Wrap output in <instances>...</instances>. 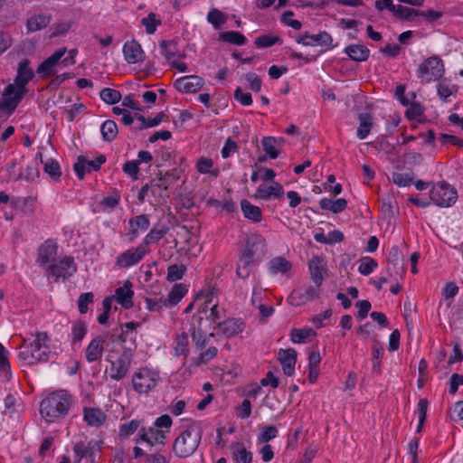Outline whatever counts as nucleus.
<instances>
[{"mask_svg": "<svg viewBox=\"0 0 463 463\" xmlns=\"http://www.w3.org/2000/svg\"><path fill=\"white\" fill-rule=\"evenodd\" d=\"M72 402V396L64 390L52 392L40 404V413L48 422L68 413Z\"/></svg>", "mask_w": 463, "mask_h": 463, "instance_id": "f257e3e1", "label": "nucleus"}, {"mask_svg": "<svg viewBox=\"0 0 463 463\" xmlns=\"http://www.w3.org/2000/svg\"><path fill=\"white\" fill-rule=\"evenodd\" d=\"M202 435L203 430L199 425L195 423L189 425L174 441L175 455L182 458L192 456L201 443Z\"/></svg>", "mask_w": 463, "mask_h": 463, "instance_id": "f03ea898", "label": "nucleus"}, {"mask_svg": "<svg viewBox=\"0 0 463 463\" xmlns=\"http://www.w3.org/2000/svg\"><path fill=\"white\" fill-rule=\"evenodd\" d=\"M47 340V333L38 332L35 335L34 340L25 347V350L19 352V359L29 365L39 362H46L49 359V348L46 345Z\"/></svg>", "mask_w": 463, "mask_h": 463, "instance_id": "7ed1b4c3", "label": "nucleus"}, {"mask_svg": "<svg viewBox=\"0 0 463 463\" xmlns=\"http://www.w3.org/2000/svg\"><path fill=\"white\" fill-rule=\"evenodd\" d=\"M444 65L441 59L432 56L423 61L419 66L417 73L421 83H429L442 77Z\"/></svg>", "mask_w": 463, "mask_h": 463, "instance_id": "20e7f679", "label": "nucleus"}, {"mask_svg": "<svg viewBox=\"0 0 463 463\" xmlns=\"http://www.w3.org/2000/svg\"><path fill=\"white\" fill-rule=\"evenodd\" d=\"M136 348L137 345L134 343L130 346H123L121 355L117 360L111 362L109 370L111 379L119 381L126 377Z\"/></svg>", "mask_w": 463, "mask_h": 463, "instance_id": "39448f33", "label": "nucleus"}, {"mask_svg": "<svg viewBox=\"0 0 463 463\" xmlns=\"http://www.w3.org/2000/svg\"><path fill=\"white\" fill-rule=\"evenodd\" d=\"M430 199L437 205L449 207L457 200V191L447 183H439L432 186Z\"/></svg>", "mask_w": 463, "mask_h": 463, "instance_id": "423d86ee", "label": "nucleus"}, {"mask_svg": "<svg viewBox=\"0 0 463 463\" xmlns=\"http://www.w3.org/2000/svg\"><path fill=\"white\" fill-rule=\"evenodd\" d=\"M26 92V88H21L15 83L8 84L3 93V99L0 102V110L13 112Z\"/></svg>", "mask_w": 463, "mask_h": 463, "instance_id": "0eeeda50", "label": "nucleus"}, {"mask_svg": "<svg viewBox=\"0 0 463 463\" xmlns=\"http://www.w3.org/2000/svg\"><path fill=\"white\" fill-rule=\"evenodd\" d=\"M157 382L158 375L146 368L135 373L132 378L133 388L139 394L149 392L156 387Z\"/></svg>", "mask_w": 463, "mask_h": 463, "instance_id": "6e6552de", "label": "nucleus"}, {"mask_svg": "<svg viewBox=\"0 0 463 463\" xmlns=\"http://www.w3.org/2000/svg\"><path fill=\"white\" fill-rule=\"evenodd\" d=\"M266 246V241L261 235L253 234L247 239L241 256L257 262L265 255Z\"/></svg>", "mask_w": 463, "mask_h": 463, "instance_id": "1a4fd4ad", "label": "nucleus"}, {"mask_svg": "<svg viewBox=\"0 0 463 463\" xmlns=\"http://www.w3.org/2000/svg\"><path fill=\"white\" fill-rule=\"evenodd\" d=\"M106 162V156L103 155L99 156L94 160H88L84 156H80L77 162L73 165V169L77 177L80 180L84 178L85 173L98 171L100 166Z\"/></svg>", "mask_w": 463, "mask_h": 463, "instance_id": "9d476101", "label": "nucleus"}, {"mask_svg": "<svg viewBox=\"0 0 463 463\" xmlns=\"http://www.w3.org/2000/svg\"><path fill=\"white\" fill-rule=\"evenodd\" d=\"M147 252L148 250L140 244L136 249L120 253L117 258L116 264L122 269H128L141 261Z\"/></svg>", "mask_w": 463, "mask_h": 463, "instance_id": "9b49d317", "label": "nucleus"}, {"mask_svg": "<svg viewBox=\"0 0 463 463\" xmlns=\"http://www.w3.org/2000/svg\"><path fill=\"white\" fill-rule=\"evenodd\" d=\"M387 271L389 276L397 279L404 273V257L398 246H393L388 258Z\"/></svg>", "mask_w": 463, "mask_h": 463, "instance_id": "f8f14e48", "label": "nucleus"}, {"mask_svg": "<svg viewBox=\"0 0 463 463\" xmlns=\"http://www.w3.org/2000/svg\"><path fill=\"white\" fill-rule=\"evenodd\" d=\"M297 43L305 46L319 45L325 47L326 50L333 48L332 36L326 31L319 32L317 34L305 33L297 38Z\"/></svg>", "mask_w": 463, "mask_h": 463, "instance_id": "ddd939ff", "label": "nucleus"}, {"mask_svg": "<svg viewBox=\"0 0 463 463\" xmlns=\"http://www.w3.org/2000/svg\"><path fill=\"white\" fill-rule=\"evenodd\" d=\"M66 48L55 51L50 57L45 59L37 68L36 72L41 78H47L56 73L55 67L60 66L59 62L64 56Z\"/></svg>", "mask_w": 463, "mask_h": 463, "instance_id": "4468645a", "label": "nucleus"}, {"mask_svg": "<svg viewBox=\"0 0 463 463\" xmlns=\"http://www.w3.org/2000/svg\"><path fill=\"white\" fill-rule=\"evenodd\" d=\"M48 270L55 277L67 279L76 271V265L72 257H64L57 263H53L48 267Z\"/></svg>", "mask_w": 463, "mask_h": 463, "instance_id": "2eb2a0df", "label": "nucleus"}, {"mask_svg": "<svg viewBox=\"0 0 463 463\" xmlns=\"http://www.w3.org/2000/svg\"><path fill=\"white\" fill-rule=\"evenodd\" d=\"M203 79L197 75L181 77L174 83L175 88L184 93H195L203 88Z\"/></svg>", "mask_w": 463, "mask_h": 463, "instance_id": "dca6fc26", "label": "nucleus"}, {"mask_svg": "<svg viewBox=\"0 0 463 463\" xmlns=\"http://www.w3.org/2000/svg\"><path fill=\"white\" fill-rule=\"evenodd\" d=\"M106 340L107 335H100L90 342L85 351V357L89 363L96 362L102 357Z\"/></svg>", "mask_w": 463, "mask_h": 463, "instance_id": "f3484780", "label": "nucleus"}, {"mask_svg": "<svg viewBox=\"0 0 463 463\" xmlns=\"http://www.w3.org/2000/svg\"><path fill=\"white\" fill-rule=\"evenodd\" d=\"M278 359L282 366L284 373L292 376L295 373L297 362V352L292 348L280 349L278 354Z\"/></svg>", "mask_w": 463, "mask_h": 463, "instance_id": "a211bd4d", "label": "nucleus"}, {"mask_svg": "<svg viewBox=\"0 0 463 463\" xmlns=\"http://www.w3.org/2000/svg\"><path fill=\"white\" fill-rule=\"evenodd\" d=\"M308 268L312 281L319 288L324 280V272L326 271V264L323 258L314 256L308 262Z\"/></svg>", "mask_w": 463, "mask_h": 463, "instance_id": "6ab92c4d", "label": "nucleus"}, {"mask_svg": "<svg viewBox=\"0 0 463 463\" xmlns=\"http://www.w3.org/2000/svg\"><path fill=\"white\" fill-rule=\"evenodd\" d=\"M203 317L202 316L194 315L191 318V335L194 345L202 349L206 345L205 332L202 328V322Z\"/></svg>", "mask_w": 463, "mask_h": 463, "instance_id": "aec40b11", "label": "nucleus"}, {"mask_svg": "<svg viewBox=\"0 0 463 463\" xmlns=\"http://www.w3.org/2000/svg\"><path fill=\"white\" fill-rule=\"evenodd\" d=\"M125 60L128 63H137L145 60V52L138 42L132 40L127 42L123 47Z\"/></svg>", "mask_w": 463, "mask_h": 463, "instance_id": "412c9836", "label": "nucleus"}, {"mask_svg": "<svg viewBox=\"0 0 463 463\" xmlns=\"http://www.w3.org/2000/svg\"><path fill=\"white\" fill-rule=\"evenodd\" d=\"M58 246L53 241L48 240L38 249L37 262L41 265H46L55 260L57 256Z\"/></svg>", "mask_w": 463, "mask_h": 463, "instance_id": "4be33fe9", "label": "nucleus"}, {"mask_svg": "<svg viewBox=\"0 0 463 463\" xmlns=\"http://www.w3.org/2000/svg\"><path fill=\"white\" fill-rule=\"evenodd\" d=\"M132 283L126 280L122 287H119L115 291L114 299L120 304L124 308L128 309L133 307Z\"/></svg>", "mask_w": 463, "mask_h": 463, "instance_id": "5701e85b", "label": "nucleus"}, {"mask_svg": "<svg viewBox=\"0 0 463 463\" xmlns=\"http://www.w3.org/2000/svg\"><path fill=\"white\" fill-rule=\"evenodd\" d=\"M216 327L225 336L232 337L244 330L245 324L241 318H229L218 323Z\"/></svg>", "mask_w": 463, "mask_h": 463, "instance_id": "b1692460", "label": "nucleus"}, {"mask_svg": "<svg viewBox=\"0 0 463 463\" xmlns=\"http://www.w3.org/2000/svg\"><path fill=\"white\" fill-rule=\"evenodd\" d=\"M34 72L30 67V61L23 59L17 67V74L14 79V83L21 88H26L28 82L33 78Z\"/></svg>", "mask_w": 463, "mask_h": 463, "instance_id": "393cba45", "label": "nucleus"}, {"mask_svg": "<svg viewBox=\"0 0 463 463\" xmlns=\"http://www.w3.org/2000/svg\"><path fill=\"white\" fill-rule=\"evenodd\" d=\"M284 194V188L279 183H273L272 185L267 186L265 184H260L258 189L256 190V198H261V199H270L273 198H279Z\"/></svg>", "mask_w": 463, "mask_h": 463, "instance_id": "a878e982", "label": "nucleus"}, {"mask_svg": "<svg viewBox=\"0 0 463 463\" xmlns=\"http://www.w3.org/2000/svg\"><path fill=\"white\" fill-rule=\"evenodd\" d=\"M345 53L357 62L365 61L370 55V50L362 44H351L345 48Z\"/></svg>", "mask_w": 463, "mask_h": 463, "instance_id": "bb28decb", "label": "nucleus"}, {"mask_svg": "<svg viewBox=\"0 0 463 463\" xmlns=\"http://www.w3.org/2000/svg\"><path fill=\"white\" fill-rule=\"evenodd\" d=\"M52 21L51 14H39L29 17L26 21V28L29 33L44 29Z\"/></svg>", "mask_w": 463, "mask_h": 463, "instance_id": "cd10ccee", "label": "nucleus"}, {"mask_svg": "<svg viewBox=\"0 0 463 463\" xmlns=\"http://www.w3.org/2000/svg\"><path fill=\"white\" fill-rule=\"evenodd\" d=\"M148 185L150 187V194L155 198L156 202L159 203L160 201H165L169 198V195L167 194L168 187L158 176L152 179Z\"/></svg>", "mask_w": 463, "mask_h": 463, "instance_id": "c85d7f7f", "label": "nucleus"}, {"mask_svg": "<svg viewBox=\"0 0 463 463\" xmlns=\"http://www.w3.org/2000/svg\"><path fill=\"white\" fill-rule=\"evenodd\" d=\"M231 451L232 458L237 463H251L252 453L248 451L241 442H234L231 444Z\"/></svg>", "mask_w": 463, "mask_h": 463, "instance_id": "c756f323", "label": "nucleus"}, {"mask_svg": "<svg viewBox=\"0 0 463 463\" xmlns=\"http://www.w3.org/2000/svg\"><path fill=\"white\" fill-rule=\"evenodd\" d=\"M84 420L90 426L99 427L106 420L105 413L98 408H85Z\"/></svg>", "mask_w": 463, "mask_h": 463, "instance_id": "7c9ffc66", "label": "nucleus"}, {"mask_svg": "<svg viewBox=\"0 0 463 463\" xmlns=\"http://www.w3.org/2000/svg\"><path fill=\"white\" fill-rule=\"evenodd\" d=\"M292 268L290 261L286 258L279 256L271 259L269 261V269L271 274H285L288 272Z\"/></svg>", "mask_w": 463, "mask_h": 463, "instance_id": "2f4dec72", "label": "nucleus"}, {"mask_svg": "<svg viewBox=\"0 0 463 463\" xmlns=\"http://www.w3.org/2000/svg\"><path fill=\"white\" fill-rule=\"evenodd\" d=\"M241 211L245 218L254 222H260L262 220V213L260 207L251 204L247 200L241 202Z\"/></svg>", "mask_w": 463, "mask_h": 463, "instance_id": "473e14b6", "label": "nucleus"}, {"mask_svg": "<svg viewBox=\"0 0 463 463\" xmlns=\"http://www.w3.org/2000/svg\"><path fill=\"white\" fill-rule=\"evenodd\" d=\"M319 206L323 210H329L334 213H339L346 209L347 202L344 198L336 200L323 198L319 201Z\"/></svg>", "mask_w": 463, "mask_h": 463, "instance_id": "72a5a7b5", "label": "nucleus"}, {"mask_svg": "<svg viewBox=\"0 0 463 463\" xmlns=\"http://www.w3.org/2000/svg\"><path fill=\"white\" fill-rule=\"evenodd\" d=\"M138 326V323L136 322H128L126 323L122 328L121 333L119 334L118 337V341L124 345L128 340H129L131 343L128 346H130L133 343L136 344V334L135 330Z\"/></svg>", "mask_w": 463, "mask_h": 463, "instance_id": "f704fd0d", "label": "nucleus"}, {"mask_svg": "<svg viewBox=\"0 0 463 463\" xmlns=\"http://www.w3.org/2000/svg\"><path fill=\"white\" fill-rule=\"evenodd\" d=\"M317 335V333L311 327L292 328L290 332V340L294 344L306 343L311 336Z\"/></svg>", "mask_w": 463, "mask_h": 463, "instance_id": "c9c22d12", "label": "nucleus"}, {"mask_svg": "<svg viewBox=\"0 0 463 463\" xmlns=\"http://www.w3.org/2000/svg\"><path fill=\"white\" fill-rule=\"evenodd\" d=\"M392 14L395 17L401 20L412 22L419 16L420 13V10L398 5L395 6Z\"/></svg>", "mask_w": 463, "mask_h": 463, "instance_id": "e433bc0d", "label": "nucleus"}, {"mask_svg": "<svg viewBox=\"0 0 463 463\" xmlns=\"http://www.w3.org/2000/svg\"><path fill=\"white\" fill-rule=\"evenodd\" d=\"M100 133L104 141H113L118 133L116 122L111 119L104 121L100 127Z\"/></svg>", "mask_w": 463, "mask_h": 463, "instance_id": "4c0bfd02", "label": "nucleus"}, {"mask_svg": "<svg viewBox=\"0 0 463 463\" xmlns=\"http://www.w3.org/2000/svg\"><path fill=\"white\" fill-rule=\"evenodd\" d=\"M187 292V288L184 284H175L165 299L168 306H174L180 302Z\"/></svg>", "mask_w": 463, "mask_h": 463, "instance_id": "58836bf2", "label": "nucleus"}, {"mask_svg": "<svg viewBox=\"0 0 463 463\" xmlns=\"http://www.w3.org/2000/svg\"><path fill=\"white\" fill-rule=\"evenodd\" d=\"M359 122L357 137L360 139H364L370 134L373 126V118L368 113H362L359 115Z\"/></svg>", "mask_w": 463, "mask_h": 463, "instance_id": "ea45409f", "label": "nucleus"}, {"mask_svg": "<svg viewBox=\"0 0 463 463\" xmlns=\"http://www.w3.org/2000/svg\"><path fill=\"white\" fill-rule=\"evenodd\" d=\"M219 39L222 42L239 46L245 44L247 41L246 37L242 33L236 31L223 32L219 35Z\"/></svg>", "mask_w": 463, "mask_h": 463, "instance_id": "a19ab883", "label": "nucleus"}, {"mask_svg": "<svg viewBox=\"0 0 463 463\" xmlns=\"http://www.w3.org/2000/svg\"><path fill=\"white\" fill-rule=\"evenodd\" d=\"M254 263L253 260L241 255L236 269L237 276L242 279L249 278Z\"/></svg>", "mask_w": 463, "mask_h": 463, "instance_id": "79ce46f5", "label": "nucleus"}, {"mask_svg": "<svg viewBox=\"0 0 463 463\" xmlns=\"http://www.w3.org/2000/svg\"><path fill=\"white\" fill-rule=\"evenodd\" d=\"M168 228L162 227L160 229L154 227L150 230V232L145 237L144 241L141 243L145 249L147 248L149 244L156 243L160 241L167 232Z\"/></svg>", "mask_w": 463, "mask_h": 463, "instance_id": "37998d69", "label": "nucleus"}, {"mask_svg": "<svg viewBox=\"0 0 463 463\" xmlns=\"http://www.w3.org/2000/svg\"><path fill=\"white\" fill-rule=\"evenodd\" d=\"M75 455L80 456V458H88L90 463H94L93 460V446L91 443L85 444L84 442H78L73 447Z\"/></svg>", "mask_w": 463, "mask_h": 463, "instance_id": "c03bdc74", "label": "nucleus"}, {"mask_svg": "<svg viewBox=\"0 0 463 463\" xmlns=\"http://www.w3.org/2000/svg\"><path fill=\"white\" fill-rule=\"evenodd\" d=\"M263 150L272 159H275L279 155V150L277 149L278 141L274 137H265L262 139Z\"/></svg>", "mask_w": 463, "mask_h": 463, "instance_id": "a18cd8bd", "label": "nucleus"}, {"mask_svg": "<svg viewBox=\"0 0 463 463\" xmlns=\"http://www.w3.org/2000/svg\"><path fill=\"white\" fill-rule=\"evenodd\" d=\"M279 43H281V39L272 33L260 35L254 42L257 48H269Z\"/></svg>", "mask_w": 463, "mask_h": 463, "instance_id": "49530a36", "label": "nucleus"}, {"mask_svg": "<svg viewBox=\"0 0 463 463\" xmlns=\"http://www.w3.org/2000/svg\"><path fill=\"white\" fill-rule=\"evenodd\" d=\"M99 96L104 102L109 105L118 103L122 98L118 90L110 88H104L100 91Z\"/></svg>", "mask_w": 463, "mask_h": 463, "instance_id": "de8ad7c7", "label": "nucleus"}, {"mask_svg": "<svg viewBox=\"0 0 463 463\" xmlns=\"http://www.w3.org/2000/svg\"><path fill=\"white\" fill-rule=\"evenodd\" d=\"M186 271V267L183 264L181 265H177V264H173V265H170L167 269V275H166V279L168 281H171V282H174V281H176V280H179L183 278V276L184 275Z\"/></svg>", "mask_w": 463, "mask_h": 463, "instance_id": "09e8293b", "label": "nucleus"}, {"mask_svg": "<svg viewBox=\"0 0 463 463\" xmlns=\"http://www.w3.org/2000/svg\"><path fill=\"white\" fill-rule=\"evenodd\" d=\"M87 334V327L83 321H77L73 324L71 328V343L81 341Z\"/></svg>", "mask_w": 463, "mask_h": 463, "instance_id": "8fccbe9b", "label": "nucleus"}, {"mask_svg": "<svg viewBox=\"0 0 463 463\" xmlns=\"http://www.w3.org/2000/svg\"><path fill=\"white\" fill-rule=\"evenodd\" d=\"M43 169L52 178L57 180L61 175V171L59 163L54 159H48L43 164Z\"/></svg>", "mask_w": 463, "mask_h": 463, "instance_id": "3c124183", "label": "nucleus"}, {"mask_svg": "<svg viewBox=\"0 0 463 463\" xmlns=\"http://www.w3.org/2000/svg\"><path fill=\"white\" fill-rule=\"evenodd\" d=\"M207 20L211 23L215 28H219L222 24H223L227 17L218 9H212L207 14Z\"/></svg>", "mask_w": 463, "mask_h": 463, "instance_id": "603ef678", "label": "nucleus"}, {"mask_svg": "<svg viewBox=\"0 0 463 463\" xmlns=\"http://www.w3.org/2000/svg\"><path fill=\"white\" fill-rule=\"evenodd\" d=\"M159 46L162 49V53L167 61H170L176 55V43L175 41L162 40L159 43Z\"/></svg>", "mask_w": 463, "mask_h": 463, "instance_id": "864d4df0", "label": "nucleus"}, {"mask_svg": "<svg viewBox=\"0 0 463 463\" xmlns=\"http://www.w3.org/2000/svg\"><path fill=\"white\" fill-rule=\"evenodd\" d=\"M157 176L162 179L163 183L169 188L180 178V171L175 168L164 174L159 172Z\"/></svg>", "mask_w": 463, "mask_h": 463, "instance_id": "5fc2aeb1", "label": "nucleus"}, {"mask_svg": "<svg viewBox=\"0 0 463 463\" xmlns=\"http://www.w3.org/2000/svg\"><path fill=\"white\" fill-rule=\"evenodd\" d=\"M413 173H393L392 175V182L398 186L410 185L413 181Z\"/></svg>", "mask_w": 463, "mask_h": 463, "instance_id": "6e6d98bb", "label": "nucleus"}, {"mask_svg": "<svg viewBox=\"0 0 463 463\" xmlns=\"http://www.w3.org/2000/svg\"><path fill=\"white\" fill-rule=\"evenodd\" d=\"M373 351V371L375 373H380L381 367V357L383 354V348L379 346V342L375 341L372 347Z\"/></svg>", "mask_w": 463, "mask_h": 463, "instance_id": "4d7b16f0", "label": "nucleus"}, {"mask_svg": "<svg viewBox=\"0 0 463 463\" xmlns=\"http://www.w3.org/2000/svg\"><path fill=\"white\" fill-rule=\"evenodd\" d=\"M175 353L177 355H186L188 352V335L186 333H182L175 338Z\"/></svg>", "mask_w": 463, "mask_h": 463, "instance_id": "13d9d810", "label": "nucleus"}, {"mask_svg": "<svg viewBox=\"0 0 463 463\" xmlns=\"http://www.w3.org/2000/svg\"><path fill=\"white\" fill-rule=\"evenodd\" d=\"M140 426V421L132 420L129 422L124 423L120 426L119 436L121 438H128L132 435Z\"/></svg>", "mask_w": 463, "mask_h": 463, "instance_id": "bf43d9fd", "label": "nucleus"}, {"mask_svg": "<svg viewBox=\"0 0 463 463\" xmlns=\"http://www.w3.org/2000/svg\"><path fill=\"white\" fill-rule=\"evenodd\" d=\"M213 166V160L206 157H201L197 161V171L201 174L211 173L213 175L217 176L219 174L218 170L211 172L210 169Z\"/></svg>", "mask_w": 463, "mask_h": 463, "instance_id": "052dcab7", "label": "nucleus"}, {"mask_svg": "<svg viewBox=\"0 0 463 463\" xmlns=\"http://www.w3.org/2000/svg\"><path fill=\"white\" fill-rule=\"evenodd\" d=\"M395 202L393 196L387 194L385 197L382 199V207L381 210L383 213L388 217L394 216V205Z\"/></svg>", "mask_w": 463, "mask_h": 463, "instance_id": "680f3d73", "label": "nucleus"}, {"mask_svg": "<svg viewBox=\"0 0 463 463\" xmlns=\"http://www.w3.org/2000/svg\"><path fill=\"white\" fill-rule=\"evenodd\" d=\"M94 295L92 292L82 293L78 298V308L80 314L88 311L89 304L93 302Z\"/></svg>", "mask_w": 463, "mask_h": 463, "instance_id": "e2e57ef3", "label": "nucleus"}, {"mask_svg": "<svg viewBox=\"0 0 463 463\" xmlns=\"http://www.w3.org/2000/svg\"><path fill=\"white\" fill-rule=\"evenodd\" d=\"M141 24L146 26V31L148 34L156 32V26L160 24V21L156 19V14L150 13L146 17L141 20Z\"/></svg>", "mask_w": 463, "mask_h": 463, "instance_id": "0e129e2a", "label": "nucleus"}, {"mask_svg": "<svg viewBox=\"0 0 463 463\" xmlns=\"http://www.w3.org/2000/svg\"><path fill=\"white\" fill-rule=\"evenodd\" d=\"M130 227H135L138 230V228L142 230H146L149 225L150 222L146 214L137 215L134 218H131L128 222Z\"/></svg>", "mask_w": 463, "mask_h": 463, "instance_id": "69168bd1", "label": "nucleus"}, {"mask_svg": "<svg viewBox=\"0 0 463 463\" xmlns=\"http://www.w3.org/2000/svg\"><path fill=\"white\" fill-rule=\"evenodd\" d=\"M288 301L293 306H299L308 301L306 299L304 290L294 289L288 296Z\"/></svg>", "mask_w": 463, "mask_h": 463, "instance_id": "338daca9", "label": "nucleus"}, {"mask_svg": "<svg viewBox=\"0 0 463 463\" xmlns=\"http://www.w3.org/2000/svg\"><path fill=\"white\" fill-rule=\"evenodd\" d=\"M377 262L373 258H366V261L362 262L358 268L359 272L364 275L367 276L371 274L373 269L377 267Z\"/></svg>", "mask_w": 463, "mask_h": 463, "instance_id": "774afa93", "label": "nucleus"}]
</instances>
